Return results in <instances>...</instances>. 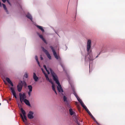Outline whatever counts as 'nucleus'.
<instances>
[{
	"label": "nucleus",
	"mask_w": 125,
	"mask_h": 125,
	"mask_svg": "<svg viewBox=\"0 0 125 125\" xmlns=\"http://www.w3.org/2000/svg\"><path fill=\"white\" fill-rule=\"evenodd\" d=\"M43 67L46 70V71H47V72L48 74H49L50 73H49V71L47 70V69L46 67V66L45 65H43Z\"/></svg>",
	"instance_id": "b1692460"
},
{
	"label": "nucleus",
	"mask_w": 125,
	"mask_h": 125,
	"mask_svg": "<svg viewBox=\"0 0 125 125\" xmlns=\"http://www.w3.org/2000/svg\"><path fill=\"white\" fill-rule=\"evenodd\" d=\"M91 40H88L87 42V51L89 54V51L91 47Z\"/></svg>",
	"instance_id": "20e7f679"
},
{
	"label": "nucleus",
	"mask_w": 125,
	"mask_h": 125,
	"mask_svg": "<svg viewBox=\"0 0 125 125\" xmlns=\"http://www.w3.org/2000/svg\"><path fill=\"white\" fill-rule=\"evenodd\" d=\"M104 51H103V52H107V50L106 48H104Z\"/></svg>",
	"instance_id": "473e14b6"
},
{
	"label": "nucleus",
	"mask_w": 125,
	"mask_h": 125,
	"mask_svg": "<svg viewBox=\"0 0 125 125\" xmlns=\"http://www.w3.org/2000/svg\"><path fill=\"white\" fill-rule=\"evenodd\" d=\"M63 70L64 71H65L64 69V68H63Z\"/></svg>",
	"instance_id": "c03bdc74"
},
{
	"label": "nucleus",
	"mask_w": 125,
	"mask_h": 125,
	"mask_svg": "<svg viewBox=\"0 0 125 125\" xmlns=\"http://www.w3.org/2000/svg\"><path fill=\"white\" fill-rule=\"evenodd\" d=\"M23 101L26 105L29 106L30 105L29 101L27 99H25Z\"/></svg>",
	"instance_id": "dca6fc26"
},
{
	"label": "nucleus",
	"mask_w": 125,
	"mask_h": 125,
	"mask_svg": "<svg viewBox=\"0 0 125 125\" xmlns=\"http://www.w3.org/2000/svg\"><path fill=\"white\" fill-rule=\"evenodd\" d=\"M50 47L52 50L53 55L54 56L55 58L57 59H58V56L57 55V54L55 51V50L54 49L53 47L52 46H50Z\"/></svg>",
	"instance_id": "423d86ee"
},
{
	"label": "nucleus",
	"mask_w": 125,
	"mask_h": 125,
	"mask_svg": "<svg viewBox=\"0 0 125 125\" xmlns=\"http://www.w3.org/2000/svg\"><path fill=\"white\" fill-rule=\"evenodd\" d=\"M89 115L92 118L93 120L98 125H101L94 118V116H93L90 113L89 114Z\"/></svg>",
	"instance_id": "9b49d317"
},
{
	"label": "nucleus",
	"mask_w": 125,
	"mask_h": 125,
	"mask_svg": "<svg viewBox=\"0 0 125 125\" xmlns=\"http://www.w3.org/2000/svg\"><path fill=\"white\" fill-rule=\"evenodd\" d=\"M2 5H3V6L4 9L6 10V11L7 12L8 10H7V8H6V6L5 5L3 4H2Z\"/></svg>",
	"instance_id": "5701e85b"
},
{
	"label": "nucleus",
	"mask_w": 125,
	"mask_h": 125,
	"mask_svg": "<svg viewBox=\"0 0 125 125\" xmlns=\"http://www.w3.org/2000/svg\"><path fill=\"white\" fill-rule=\"evenodd\" d=\"M36 26L39 29L41 30L42 32H43L44 31L43 28L42 26L38 25H37Z\"/></svg>",
	"instance_id": "f3484780"
},
{
	"label": "nucleus",
	"mask_w": 125,
	"mask_h": 125,
	"mask_svg": "<svg viewBox=\"0 0 125 125\" xmlns=\"http://www.w3.org/2000/svg\"><path fill=\"white\" fill-rule=\"evenodd\" d=\"M31 92H30V91H29L28 92V94L29 95V96H30V95H31Z\"/></svg>",
	"instance_id": "72a5a7b5"
},
{
	"label": "nucleus",
	"mask_w": 125,
	"mask_h": 125,
	"mask_svg": "<svg viewBox=\"0 0 125 125\" xmlns=\"http://www.w3.org/2000/svg\"><path fill=\"white\" fill-rule=\"evenodd\" d=\"M21 112L22 113V114L24 116V117H23V115L21 114H20L21 116L22 119L23 121L24 122L25 124H26V122L24 120V119L25 120V121H26L27 120V117L25 115V112L24 110H23L22 108H21Z\"/></svg>",
	"instance_id": "f03ea898"
},
{
	"label": "nucleus",
	"mask_w": 125,
	"mask_h": 125,
	"mask_svg": "<svg viewBox=\"0 0 125 125\" xmlns=\"http://www.w3.org/2000/svg\"><path fill=\"white\" fill-rule=\"evenodd\" d=\"M40 59L41 60H42L43 59V58L42 56H41Z\"/></svg>",
	"instance_id": "4c0bfd02"
},
{
	"label": "nucleus",
	"mask_w": 125,
	"mask_h": 125,
	"mask_svg": "<svg viewBox=\"0 0 125 125\" xmlns=\"http://www.w3.org/2000/svg\"><path fill=\"white\" fill-rule=\"evenodd\" d=\"M49 70L53 80L58 85L57 88L58 91L59 92H63V89L59 82L57 75L51 68H49Z\"/></svg>",
	"instance_id": "f257e3e1"
},
{
	"label": "nucleus",
	"mask_w": 125,
	"mask_h": 125,
	"mask_svg": "<svg viewBox=\"0 0 125 125\" xmlns=\"http://www.w3.org/2000/svg\"><path fill=\"white\" fill-rule=\"evenodd\" d=\"M6 80L9 83L11 82V80H10V79L8 78L7 77L6 78Z\"/></svg>",
	"instance_id": "393cba45"
},
{
	"label": "nucleus",
	"mask_w": 125,
	"mask_h": 125,
	"mask_svg": "<svg viewBox=\"0 0 125 125\" xmlns=\"http://www.w3.org/2000/svg\"><path fill=\"white\" fill-rule=\"evenodd\" d=\"M10 90H11V92L12 94V95L13 96H14L16 98H17V96L14 90V89L13 87H11L10 88Z\"/></svg>",
	"instance_id": "1a4fd4ad"
},
{
	"label": "nucleus",
	"mask_w": 125,
	"mask_h": 125,
	"mask_svg": "<svg viewBox=\"0 0 125 125\" xmlns=\"http://www.w3.org/2000/svg\"><path fill=\"white\" fill-rule=\"evenodd\" d=\"M17 87L18 91L19 92H21V91L22 87L17 85Z\"/></svg>",
	"instance_id": "a211bd4d"
},
{
	"label": "nucleus",
	"mask_w": 125,
	"mask_h": 125,
	"mask_svg": "<svg viewBox=\"0 0 125 125\" xmlns=\"http://www.w3.org/2000/svg\"><path fill=\"white\" fill-rule=\"evenodd\" d=\"M86 111L89 114L91 113L90 112V111H89V110H88V109L87 108H86L85 109Z\"/></svg>",
	"instance_id": "7c9ffc66"
},
{
	"label": "nucleus",
	"mask_w": 125,
	"mask_h": 125,
	"mask_svg": "<svg viewBox=\"0 0 125 125\" xmlns=\"http://www.w3.org/2000/svg\"><path fill=\"white\" fill-rule=\"evenodd\" d=\"M73 94H74V95H75V96L76 98H78L79 97L76 94V93H75V91L73 90Z\"/></svg>",
	"instance_id": "a878e982"
},
{
	"label": "nucleus",
	"mask_w": 125,
	"mask_h": 125,
	"mask_svg": "<svg viewBox=\"0 0 125 125\" xmlns=\"http://www.w3.org/2000/svg\"><path fill=\"white\" fill-rule=\"evenodd\" d=\"M39 37L41 39L43 40V41L45 43L47 44V42H46L45 40L43 38V36L41 35H39Z\"/></svg>",
	"instance_id": "ddd939ff"
},
{
	"label": "nucleus",
	"mask_w": 125,
	"mask_h": 125,
	"mask_svg": "<svg viewBox=\"0 0 125 125\" xmlns=\"http://www.w3.org/2000/svg\"><path fill=\"white\" fill-rule=\"evenodd\" d=\"M19 95L20 101L21 103L22 104L23 101L26 99L25 98H26L25 94L24 93L22 94L20 93L19 94Z\"/></svg>",
	"instance_id": "7ed1b4c3"
},
{
	"label": "nucleus",
	"mask_w": 125,
	"mask_h": 125,
	"mask_svg": "<svg viewBox=\"0 0 125 125\" xmlns=\"http://www.w3.org/2000/svg\"><path fill=\"white\" fill-rule=\"evenodd\" d=\"M6 0L7 1V2L9 3V4L10 5H11V4L10 3V2H9V0Z\"/></svg>",
	"instance_id": "f704fd0d"
},
{
	"label": "nucleus",
	"mask_w": 125,
	"mask_h": 125,
	"mask_svg": "<svg viewBox=\"0 0 125 125\" xmlns=\"http://www.w3.org/2000/svg\"><path fill=\"white\" fill-rule=\"evenodd\" d=\"M70 114L71 115H73L74 112H73L72 109L70 108L69 109Z\"/></svg>",
	"instance_id": "6ab92c4d"
},
{
	"label": "nucleus",
	"mask_w": 125,
	"mask_h": 125,
	"mask_svg": "<svg viewBox=\"0 0 125 125\" xmlns=\"http://www.w3.org/2000/svg\"><path fill=\"white\" fill-rule=\"evenodd\" d=\"M78 108L79 109H80V108L79 106H78Z\"/></svg>",
	"instance_id": "79ce46f5"
},
{
	"label": "nucleus",
	"mask_w": 125,
	"mask_h": 125,
	"mask_svg": "<svg viewBox=\"0 0 125 125\" xmlns=\"http://www.w3.org/2000/svg\"><path fill=\"white\" fill-rule=\"evenodd\" d=\"M35 59L36 61L38 64L40 66V63L38 61V57L36 55L35 56Z\"/></svg>",
	"instance_id": "4be33fe9"
},
{
	"label": "nucleus",
	"mask_w": 125,
	"mask_h": 125,
	"mask_svg": "<svg viewBox=\"0 0 125 125\" xmlns=\"http://www.w3.org/2000/svg\"><path fill=\"white\" fill-rule=\"evenodd\" d=\"M76 123H79L77 121L76 122Z\"/></svg>",
	"instance_id": "37998d69"
},
{
	"label": "nucleus",
	"mask_w": 125,
	"mask_h": 125,
	"mask_svg": "<svg viewBox=\"0 0 125 125\" xmlns=\"http://www.w3.org/2000/svg\"><path fill=\"white\" fill-rule=\"evenodd\" d=\"M23 84L25 85H26V83L25 82V81H23V82L21 81L19 82L18 84V85H19L20 86L22 87Z\"/></svg>",
	"instance_id": "9d476101"
},
{
	"label": "nucleus",
	"mask_w": 125,
	"mask_h": 125,
	"mask_svg": "<svg viewBox=\"0 0 125 125\" xmlns=\"http://www.w3.org/2000/svg\"><path fill=\"white\" fill-rule=\"evenodd\" d=\"M33 112L31 111H30L29 112V113L28 115V117L30 119H32L34 117L33 115Z\"/></svg>",
	"instance_id": "0eeeda50"
},
{
	"label": "nucleus",
	"mask_w": 125,
	"mask_h": 125,
	"mask_svg": "<svg viewBox=\"0 0 125 125\" xmlns=\"http://www.w3.org/2000/svg\"><path fill=\"white\" fill-rule=\"evenodd\" d=\"M80 104L85 109L87 108L86 106L84 104L83 102H81V103Z\"/></svg>",
	"instance_id": "aec40b11"
},
{
	"label": "nucleus",
	"mask_w": 125,
	"mask_h": 125,
	"mask_svg": "<svg viewBox=\"0 0 125 125\" xmlns=\"http://www.w3.org/2000/svg\"><path fill=\"white\" fill-rule=\"evenodd\" d=\"M33 78L36 82L37 81L38 79V77L36 76V74L35 73H33Z\"/></svg>",
	"instance_id": "f8f14e48"
},
{
	"label": "nucleus",
	"mask_w": 125,
	"mask_h": 125,
	"mask_svg": "<svg viewBox=\"0 0 125 125\" xmlns=\"http://www.w3.org/2000/svg\"><path fill=\"white\" fill-rule=\"evenodd\" d=\"M52 88L53 90H55V85L54 84H52Z\"/></svg>",
	"instance_id": "c756f323"
},
{
	"label": "nucleus",
	"mask_w": 125,
	"mask_h": 125,
	"mask_svg": "<svg viewBox=\"0 0 125 125\" xmlns=\"http://www.w3.org/2000/svg\"><path fill=\"white\" fill-rule=\"evenodd\" d=\"M77 124L78 125H80V124L79 123H77Z\"/></svg>",
	"instance_id": "a19ab883"
},
{
	"label": "nucleus",
	"mask_w": 125,
	"mask_h": 125,
	"mask_svg": "<svg viewBox=\"0 0 125 125\" xmlns=\"http://www.w3.org/2000/svg\"><path fill=\"white\" fill-rule=\"evenodd\" d=\"M42 70L43 73H44V75L46 78V80H49V78L48 77V76L47 74L46 73H45V72L42 69Z\"/></svg>",
	"instance_id": "4468645a"
},
{
	"label": "nucleus",
	"mask_w": 125,
	"mask_h": 125,
	"mask_svg": "<svg viewBox=\"0 0 125 125\" xmlns=\"http://www.w3.org/2000/svg\"><path fill=\"white\" fill-rule=\"evenodd\" d=\"M1 105V104L0 103V105Z\"/></svg>",
	"instance_id": "a18cd8bd"
},
{
	"label": "nucleus",
	"mask_w": 125,
	"mask_h": 125,
	"mask_svg": "<svg viewBox=\"0 0 125 125\" xmlns=\"http://www.w3.org/2000/svg\"><path fill=\"white\" fill-rule=\"evenodd\" d=\"M26 16L28 18L30 19L31 21H32V18L31 15L29 13H28L26 15Z\"/></svg>",
	"instance_id": "2eb2a0df"
},
{
	"label": "nucleus",
	"mask_w": 125,
	"mask_h": 125,
	"mask_svg": "<svg viewBox=\"0 0 125 125\" xmlns=\"http://www.w3.org/2000/svg\"><path fill=\"white\" fill-rule=\"evenodd\" d=\"M42 48L43 51L45 53L49 59H51V57L50 56L48 51L47 50L45 49L43 47H42Z\"/></svg>",
	"instance_id": "39448f33"
},
{
	"label": "nucleus",
	"mask_w": 125,
	"mask_h": 125,
	"mask_svg": "<svg viewBox=\"0 0 125 125\" xmlns=\"http://www.w3.org/2000/svg\"><path fill=\"white\" fill-rule=\"evenodd\" d=\"M24 76L26 78H27L28 77V74L27 73H25Z\"/></svg>",
	"instance_id": "cd10ccee"
},
{
	"label": "nucleus",
	"mask_w": 125,
	"mask_h": 125,
	"mask_svg": "<svg viewBox=\"0 0 125 125\" xmlns=\"http://www.w3.org/2000/svg\"><path fill=\"white\" fill-rule=\"evenodd\" d=\"M3 3H5L6 0H2Z\"/></svg>",
	"instance_id": "e433bc0d"
},
{
	"label": "nucleus",
	"mask_w": 125,
	"mask_h": 125,
	"mask_svg": "<svg viewBox=\"0 0 125 125\" xmlns=\"http://www.w3.org/2000/svg\"><path fill=\"white\" fill-rule=\"evenodd\" d=\"M88 58L90 61H92L93 60V56L92 55H89V57H88Z\"/></svg>",
	"instance_id": "bb28decb"
},
{
	"label": "nucleus",
	"mask_w": 125,
	"mask_h": 125,
	"mask_svg": "<svg viewBox=\"0 0 125 125\" xmlns=\"http://www.w3.org/2000/svg\"><path fill=\"white\" fill-rule=\"evenodd\" d=\"M9 84H10L12 86H13V84L12 82H10V83H9Z\"/></svg>",
	"instance_id": "c9c22d12"
},
{
	"label": "nucleus",
	"mask_w": 125,
	"mask_h": 125,
	"mask_svg": "<svg viewBox=\"0 0 125 125\" xmlns=\"http://www.w3.org/2000/svg\"><path fill=\"white\" fill-rule=\"evenodd\" d=\"M46 80L47 81H49V82H50V83H51L52 84H54L52 82V80H50L49 79V80Z\"/></svg>",
	"instance_id": "2f4dec72"
},
{
	"label": "nucleus",
	"mask_w": 125,
	"mask_h": 125,
	"mask_svg": "<svg viewBox=\"0 0 125 125\" xmlns=\"http://www.w3.org/2000/svg\"><path fill=\"white\" fill-rule=\"evenodd\" d=\"M28 89L29 90V91L30 92H31L32 90V87L31 85H28Z\"/></svg>",
	"instance_id": "412c9836"
},
{
	"label": "nucleus",
	"mask_w": 125,
	"mask_h": 125,
	"mask_svg": "<svg viewBox=\"0 0 125 125\" xmlns=\"http://www.w3.org/2000/svg\"><path fill=\"white\" fill-rule=\"evenodd\" d=\"M53 91H54V92H55V93L56 94H57V92L55 90H53Z\"/></svg>",
	"instance_id": "ea45409f"
},
{
	"label": "nucleus",
	"mask_w": 125,
	"mask_h": 125,
	"mask_svg": "<svg viewBox=\"0 0 125 125\" xmlns=\"http://www.w3.org/2000/svg\"><path fill=\"white\" fill-rule=\"evenodd\" d=\"M53 91H54V92H55V93L56 94H57V92L55 90H53Z\"/></svg>",
	"instance_id": "58836bf2"
},
{
	"label": "nucleus",
	"mask_w": 125,
	"mask_h": 125,
	"mask_svg": "<svg viewBox=\"0 0 125 125\" xmlns=\"http://www.w3.org/2000/svg\"><path fill=\"white\" fill-rule=\"evenodd\" d=\"M77 98V100H78V101L80 103H81V102H82V101L80 99L79 97H78V98Z\"/></svg>",
	"instance_id": "c85d7f7f"
},
{
	"label": "nucleus",
	"mask_w": 125,
	"mask_h": 125,
	"mask_svg": "<svg viewBox=\"0 0 125 125\" xmlns=\"http://www.w3.org/2000/svg\"><path fill=\"white\" fill-rule=\"evenodd\" d=\"M63 100L65 102L66 104L67 105V107L70 108V106L69 104V102L67 101V97L65 96L63 97Z\"/></svg>",
	"instance_id": "6e6552de"
}]
</instances>
